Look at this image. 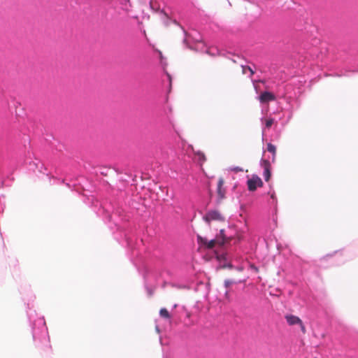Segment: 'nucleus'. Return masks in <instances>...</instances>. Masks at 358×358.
Wrapping results in <instances>:
<instances>
[{"label":"nucleus","instance_id":"1","mask_svg":"<svg viewBox=\"0 0 358 358\" xmlns=\"http://www.w3.org/2000/svg\"><path fill=\"white\" fill-rule=\"evenodd\" d=\"M20 294L27 306V315L35 346L43 350L50 349L51 347L50 336L45 318L43 316L38 315L33 308L34 295L29 286L22 287Z\"/></svg>","mask_w":358,"mask_h":358},{"label":"nucleus","instance_id":"2","mask_svg":"<svg viewBox=\"0 0 358 358\" xmlns=\"http://www.w3.org/2000/svg\"><path fill=\"white\" fill-rule=\"evenodd\" d=\"M30 166L34 172L38 173V177H45L51 185L62 184L64 182V180L52 175V172L41 161L32 162L30 163Z\"/></svg>","mask_w":358,"mask_h":358},{"label":"nucleus","instance_id":"3","mask_svg":"<svg viewBox=\"0 0 358 358\" xmlns=\"http://www.w3.org/2000/svg\"><path fill=\"white\" fill-rule=\"evenodd\" d=\"M78 182H75L73 184L75 190L78 193L80 196L83 201L88 204L89 196H90V182L87 178L85 177L80 176L77 179Z\"/></svg>","mask_w":358,"mask_h":358},{"label":"nucleus","instance_id":"4","mask_svg":"<svg viewBox=\"0 0 358 358\" xmlns=\"http://www.w3.org/2000/svg\"><path fill=\"white\" fill-rule=\"evenodd\" d=\"M233 236L226 237L224 234V230H220V234L219 236H217L216 238L213 239L208 241L206 238H202L200 236H198V240L203 244L206 245L207 248L212 249L216 245H223L225 243L229 242L233 239Z\"/></svg>","mask_w":358,"mask_h":358},{"label":"nucleus","instance_id":"5","mask_svg":"<svg viewBox=\"0 0 358 358\" xmlns=\"http://www.w3.org/2000/svg\"><path fill=\"white\" fill-rule=\"evenodd\" d=\"M203 220L210 224L212 221L223 222L224 221V217L217 210H211L206 213L203 217Z\"/></svg>","mask_w":358,"mask_h":358},{"label":"nucleus","instance_id":"6","mask_svg":"<svg viewBox=\"0 0 358 358\" xmlns=\"http://www.w3.org/2000/svg\"><path fill=\"white\" fill-rule=\"evenodd\" d=\"M285 318L289 325L293 326V325L298 324V325H299L301 331L303 334H306V327H305L302 320L299 317L294 315L287 314L285 316Z\"/></svg>","mask_w":358,"mask_h":358},{"label":"nucleus","instance_id":"7","mask_svg":"<svg viewBox=\"0 0 358 358\" xmlns=\"http://www.w3.org/2000/svg\"><path fill=\"white\" fill-rule=\"evenodd\" d=\"M248 189L250 192H254L257 189V187H262L263 182L262 179L257 175H252L250 178L247 181Z\"/></svg>","mask_w":358,"mask_h":358},{"label":"nucleus","instance_id":"8","mask_svg":"<svg viewBox=\"0 0 358 358\" xmlns=\"http://www.w3.org/2000/svg\"><path fill=\"white\" fill-rule=\"evenodd\" d=\"M261 166L264 169L263 176L264 179L266 181H268L271 176V163L267 159H262L261 162Z\"/></svg>","mask_w":358,"mask_h":358},{"label":"nucleus","instance_id":"9","mask_svg":"<svg viewBox=\"0 0 358 358\" xmlns=\"http://www.w3.org/2000/svg\"><path fill=\"white\" fill-rule=\"evenodd\" d=\"M259 100L261 103H264L269 101H275V96L270 92H264L260 94Z\"/></svg>","mask_w":358,"mask_h":358},{"label":"nucleus","instance_id":"10","mask_svg":"<svg viewBox=\"0 0 358 358\" xmlns=\"http://www.w3.org/2000/svg\"><path fill=\"white\" fill-rule=\"evenodd\" d=\"M224 180L222 178H220L217 182V195L220 199H223L225 196V189L223 188Z\"/></svg>","mask_w":358,"mask_h":358},{"label":"nucleus","instance_id":"11","mask_svg":"<svg viewBox=\"0 0 358 358\" xmlns=\"http://www.w3.org/2000/svg\"><path fill=\"white\" fill-rule=\"evenodd\" d=\"M267 150L272 153V162H274L275 160V155H276V147L273 145L272 143H269L267 144Z\"/></svg>","mask_w":358,"mask_h":358},{"label":"nucleus","instance_id":"12","mask_svg":"<svg viewBox=\"0 0 358 358\" xmlns=\"http://www.w3.org/2000/svg\"><path fill=\"white\" fill-rule=\"evenodd\" d=\"M194 154H195L196 157H197V160L200 163L201 165H202L203 163H204L206 161V157L204 155V153H203L202 152L197 151V152H195Z\"/></svg>","mask_w":358,"mask_h":358},{"label":"nucleus","instance_id":"13","mask_svg":"<svg viewBox=\"0 0 358 358\" xmlns=\"http://www.w3.org/2000/svg\"><path fill=\"white\" fill-rule=\"evenodd\" d=\"M159 315L165 319H170L171 315L169 314L168 310L165 308H162L159 310Z\"/></svg>","mask_w":358,"mask_h":358},{"label":"nucleus","instance_id":"14","mask_svg":"<svg viewBox=\"0 0 358 358\" xmlns=\"http://www.w3.org/2000/svg\"><path fill=\"white\" fill-rule=\"evenodd\" d=\"M274 123V119L273 118H268L265 120V127L267 129H269Z\"/></svg>","mask_w":358,"mask_h":358},{"label":"nucleus","instance_id":"15","mask_svg":"<svg viewBox=\"0 0 358 358\" xmlns=\"http://www.w3.org/2000/svg\"><path fill=\"white\" fill-rule=\"evenodd\" d=\"M247 71H248V73H250V76H252L255 72L254 71L248 66H243V73L245 74L247 73Z\"/></svg>","mask_w":358,"mask_h":358},{"label":"nucleus","instance_id":"16","mask_svg":"<svg viewBox=\"0 0 358 358\" xmlns=\"http://www.w3.org/2000/svg\"><path fill=\"white\" fill-rule=\"evenodd\" d=\"M234 283V282L231 280H229V279L225 280H224V287L226 288H228Z\"/></svg>","mask_w":358,"mask_h":358},{"label":"nucleus","instance_id":"17","mask_svg":"<svg viewBox=\"0 0 358 358\" xmlns=\"http://www.w3.org/2000/svg\"><path fill=\"white\" fill-rule=\"evenodd\" d=\"M231 171L235 173L242 172L243 169L239 166L232 167L231 168Z\"/></svg>","mask_w":358,"mask_h":358},{"label":"nucleus","instance_id":"18","mask_svg":"<svg viewBox=\"0 0 358 358\" xmlns=\"http://www.w3.org/2000/svg\"><path fill=\"white\" fill-rule=\"evenodd\" d=\"M4 207V205L0 204V213L3 211Z\"/></svg>","mask_w":358,"mask_h":358},{"label":"nucleus","instance_id":"19","mask_svg":"<svg viewBox=\"0 0 358 358\" xmlns=\"http://www.w3.org/2000/svg\"><path fill=\"white\" fill-rule=\"evenodd\" d=\"M3 181H0V186H3Z\"/></svg>","mask_w":358,"mask_h":358},{"label":"nucleus","instance_id":"20","mask_svg":"<svg viewBox=\"0 0 358 358\" xmlns=\"http://www.w3.org/2000/svg\"><path fill=\"white\" fill-rule=\"evenodd\" d=\"M228 294H229V292H228V291H227V292H226V293H225V295L227 296H228Z\"/></svg>","mask_w":358,"mask_h":358},{"label":"nucleus","instance_id":"21","mask_svg":"<svg viewBox=\"0 0 358 358\" xmlns=\"http://www.w3.org/2000/svg\"><path fill=\"white\" fill-rule=\"evenodd\" d=\"M254 85H255V90L257 91V86H256L255 84H254Z\"/></svg>","mask_w":358,"mask_h":358},{"label":"nucleus","instance_id":"22","mask_svg":"<svg viewBox=\"0 0 358 358\" xmlns=\"http://www.w3.org/2000/svg\"><path fill=\"white\" fill-rule=\"evenodd\" d=\"M101 174L106 175V173H104L103 172L101 171Z\"/></svg>","mask_w":358,"mask_h":358},{"label":"nucleus","instance_id":"23","mask_svg":"<svg viewBox=\"0 0 358 358\" xmlns=\"http://www.w3.org/2000/svg\"><path fill=\"white\" fill-rule=\"evenodd\" d=\"M315 358H317V357H315Z\"/></svg>","mask_w":358,"mask_h":358}]
</instances>
